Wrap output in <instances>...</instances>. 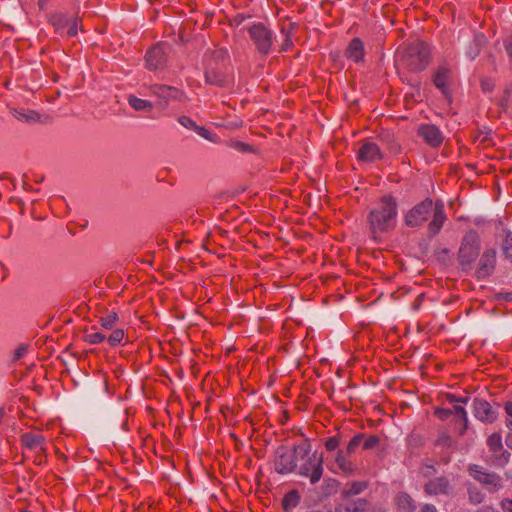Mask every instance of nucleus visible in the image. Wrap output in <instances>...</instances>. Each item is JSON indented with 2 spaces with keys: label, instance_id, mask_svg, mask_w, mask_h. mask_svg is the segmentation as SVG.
Wrapping results in <instances>:
<instances>
[{
  "label": "nucleus",
  "instance_id": "2f4dec72",
  "mask_svg": "<svg viewBox=\"0 0 512 512\" xmlns=\"http://www.w3.org/2000/svg\"><path fill=\"white\" fill-rule=\"evenodd\" d=\"M368 506V502L365 499H357L356 501L348 502L345 510L347 512H362L365 511Z\"/></svg>",
  "mask_w": 512,
  "mask_h": 512
},
{
  "label": "nucleus",
  "instance_id": "13d9d810",
  "mask_svg": "<svg viewBox=\"0 0 512 512\" xmlns=\"http://www.w3.org/2000/svg\"><path fill=\"white\" fill-rule=\"evenodd\" d=\"M476 512H499L492 506H482Z\"/></svg>",
  "mask_w": 512,
  "mask_h": 512
},
{
  "label": "nucleus",
  "instance_id": "09e8293b",
  "mask_svg": "<svg viewBox=\"0 0 512 512\" xmlns=\"http://www.w3.org/2000/svg\"><path fill=\"white\" fill-rule=\"evenodd\" d=\"M436 473V469L434 468L433 465H425L422 469V474L425 476V477H431L432 475H434Z\"/></svg>",
  "mask_w": 512,
  "mask_h": 512
},
{
  "label": "nucleus",
  "instance_id": "c9c22d12",
  "mask_svg": "<svg viewBox=\"0 0 512 512\" xmlns=\"http://www.w3.org/2000/svg\"><path fill=\"white\" fill-rule=\"evenodd\" d=\"M229 146H230V148H232L238 152H241V153H249V152L254 151L253 147H251L249 144H246V143L240 142V141H232L229 144Z\"/></svg>",
  "mask_w": 512,
  "mask_h": 512
},
{
  "label": "nucleus",
  "instance_id": "37998d69",
  "mask_svg": "<svg viewBox=\"0 0 512 512\" xmlns=\"http://www.w3.org/2000/svg\"><path fill=\"white\" fill-rule=\"evenodd\" d=\"M455 429L458 431L460 436L464 435L468 429V418L466 420L455 421Z\"/></svg>",
  "mask_w": 512,
  "mask_h": 512
},
{
  "label": "nucleus",
  "instance_id": "bf43d9fd",
  "mask_svg": "<svg viewBox=\"0 0 512 512\" xmlns=\"http://www.w3.org/2000/svg\"><path fill=\"white\" fill-rule=\"evenodd\" d=\"M506 445L508 448L512 449V429H510V432L506 437Z\"/></svg>",
  "mask_w": 512,
  "mask_h": 512
},
{
  "label": "nucleus",
  "instance_id": "79ce46f5",
  "mask_svg": "<svg viewBox=\"0 0 512 512\" xmlns=\"http://www.w3.org/2000/svg\"><path fill=\"white\" fill-rule=\"evenodd\" d=\"M77 32H78V21L76 18L72 17L71 22L67 26V29L64 34L67 35L68 37H74L77 35Z\"/></svg>",
  "mask_w": 512,
  "mask_h": 512
},
{
  "label": "nucleus",
  "instance_id": "ddd939ff",
  "mask_svg": "<svg viewBox=\"0 0 512 512\" xmlns=\"http://www.w3.org/2000/svg\"><path fill=\"white\" fill-rule=\"evenodd\" d=\"M496 266V250L487 249L483 252L478 262L475 276L477 279H485L492 275Z\"/></svg>",
  "mask_w": 512,
  "mask_h": 512
},
{
  "label": "nucleus",
  "instance_id": "f8f14e48",
  "mask_svg": "<svg viewBox=\"0 0 512 512\" xmlns=\"http://www.w3.org/2000/svg\"><path fill=\"white\" fill-rule=\"evenodd\" d=\"M487 446L497 466H504L509 461V452L504 450L500 433H493L487 439Z\"/></svg>",
  "mask_w": 512,
  "mask_h": 512
},
{
  "label": "nucleus",
  "instance_id": "9b49d317",
  "mask_svg": "<svg viewBox=\"0 0 512 512\" xmlns=\"http://www.w3.org/2000/svg\"><path fill=\"white\" fill-rule=\"evenodd\" d=\"M148 91L151 95L160 99V102H164L167 105L172 100H182L184 93L176 87L164 85V84H152L148 86Z\"/></svg>",
  "mask_w": 512,
  "mask_h": 512
},
{
  "label": "nucleus",
  "instance_id": "6e6552de",
  "mask_svg": "<svg viewBox=\"0 0 512 512\" xmlns=\"http://www.w3.org/2000/svg\"><path fill=\"white\" fill-rule=\"evenodd\" d=\"M298 469V473L302 477H307L311 484H316L320 481L323 475V457L318 455L317 452L309 453Z\"/></svg>",
  "mask_w": 512,
  "mask_h": 512
},
{
  "label": "nucleus",
  "instance_id": "72a5a7b5",
  "mask_svg": "<svg viewBox=\"0 0 512 512\" xmlns=\"http://www.w3.org/2000/svg\"><path fill=\"white\" fill-rule=\"evenodd\" d=\"M380 443V438L377 435H370L368 437L365 436L362 442V448L364 450H372L376 448Z\"/></svg>",
  "mask_w": 512,
  "mask_h": 512
},
{
  "label": "nucleus",
  "instance_id": "f257e3e1",
  "mask_svg": "<svg viewBox=\"0 0 512 512\" xmlns=\"http://www.w3.org/2000/svg\"><path fill=\"white\" fill-rule=\"evenodd\" d=\"M431 214L433 217L428 224V234L434 237L441 231L447 219L442 201L437 200L434 203L430 198L424 199L405 214L404 222L408 227H419L429 219Z\"/></svg>",
  "mask_w": 512,
  "mask_h": 512
},
{
  "label": "nucleus",
  "instance_id": "de8ad7c7",
  "mask_svg": "<svg viewBox=\"0 0 512 512\" xmlns=\"http://www.w3.org/2000/svg\"><path fill=\"white\" fill-rule=\"evenodd\" d=\"M197 132L198 135H200L201 137L205 138V139H208L210 140V131L208 129H206L205 127H200L197 125V128H195V130Z\"/></svg>",
  "mask_w": 512,
  "mask_h": 512
},
{
  "label": "nucleus",
  "instance_id": "2eb2a0df",
  "mask_svg": "<svg viewBox=\"0 0 512 512\" xmlns=\"http://www.w3.org/2000/svg\"><path fill=\"white\" fill-rule=\"evenodd\" d=\"M21 445L34 453H46V439L39 432H27L20 437Z\"/></svg>",
  "mask_w": 512,
  "mask_h": 512
},
{
  "label": "nucleus",
  "instance_id": "7ed1b4c3",
  "mask_svg": "<svg viewBox=\"0 0 512 512\" xmlns=\"http://www.w3.org/2000/svg\"><path fill=\"white\" fill-rule=\"evenodd\" d=\"M311 452V445L304 441L300 444L288 447L280 445L274 453V469L278 474H290L297 468L298 458L304 460Z\"/></svg>",
  "mask_w": 512,
  "mask_h": 512
},
{
  "label": "nucleus",
  "instance_id": "ea45409f",
  "mask_svg": "<svg viewBox=\"0 0 512 512\" xmlns=\"http://www.w3.org/2000/svg\"><path fill=\"white\" fill-rule=\"evenodd\" d=\"M178 122L180 125H182L183 127L189 129V130H195V128H197V124L194 120H192L190 117L188 116H180L178 118Z\"/></svg>",
  "mask_w": 512,
  "mask_h": 512
},
{
  "label": "nucleus",
  "instance_id": "dca6fc26",
  "mask_svg": "<svg viewBox=\"0 0 512 512\" xmlns=\"http://www.w3.org/2000/svg\"><path fill=\"white\" fill-rule=\"evenodd\" d=\"M452 75V70L449 64L443 63L439 65L432 76L433 84L441 93L447 97L449 95L448 83Z\"/></svg>",
  "mask_w": 512,
  "mask_h": 512
},
{
  "label": "nucleus",
  "instance_id": "58836bf2",
  "mask_svg": "<svg viewBox=\"0 0 512 512\" xmlns=\"http://www.w3.org/2000/svg\"><path fill=\"white\" fill-rule=\"evenodd\" d=\"M454 408L451 409L453 411V414L454 417H455V421H458V420H466L467 417V413H466V410L464 409V407H462L461 405L457 404V403H454Z\"/></svg>",
  "mask_w": 512,
  "mask_h": 512
},
{
  "label": "nucleus",
  "instance_id": "8fccbe9b",
  "mask_svg": "<svg viewBox=\"0 0 512 512\" xmlns=\"http://www.w3.org/2000/svg\"><path fill=\"white\" fill-rule=\"evenodd\" d=\"M448 399L450 403H463L466 404L468 401V397H456L455 395H448Z\"/></svg>",
  "mask_w": 512,
  "mask_h": 512
},
{
  "label": "nucleus",
  "instance_id": "052dcab7",
  "mask_svg": "<svg viewBox=\"0 0 512 512\" xmlns=\"http://www.w3.org/2000/svg\"><path fill=\"white\" fill-rule=\"evenodd\" d=\"M504 299H505L506 301H512V293H511V292H509V293H505V295H504Z\"/></svg>",
  "mask_w": 512,
  "mask_h": 512
},
{
  "label": "nucleus",
  "instance_id": "aec40b11",
  "mask_svg": "<svg viewBox=\"0 0 512 512\" xmlns=\"http://www.w3.org/2000/svg\"><path fill=\"white\" fill-rule=\"evenodd\" d=\"M344 55L347 59L355 63L363 61L365 48L362 40L358 37L353 38L345 49Z\"/></svg>",
  "mask_w": 512,
  "mask_h": 512
},
{
  "label": "nucleus",
  "instance_id": "f03ea898",
  "mask_svg": "<svg viewBox=\"0 0 512 512\" xmlns=\"http://www.w3.org/2000/svg\"><path fill=\"white\" fill-rule=\"evenodd\" d=\"M397 215L396 199L391 195L382 196L367 216V222L372 235L376 236L377 234L393 230L396 225Z\"/></svg>",
  "mask_w": 512,
  "mask_h": 512
},
{
  "label": "nucleus",
  "instance_id": "b1692460",
  "mask_svg": "<svg viewBox=\"0 0 512 512\" xmlns=\"http://www.w3.org/2000/svg\"><path fill=\"white\" fill-rule=\"evenodd\" d=\"M71 18L72 17L67 14L58 13L51 16L50 23L55 28V31L62 36L71 22Z\"/></svg>",
  "mask_w": 512,
  "mask_h": 512
},
{
  "label": "nucleus",
  "instance_id": "39448f33",
  "mask_svg": "<svg viewBox=\"0 0 512 512\" xmlns=\"http://www.w3.org/2000/svg\"><path fill=\"white\" fill-rule=\"evenodd\" d=\"M226 57L227 52L224 50H215L212 53L205 68V81L207 84L218 87H228L232 83L231 76L225 73L218 63L219 60L223 61Z\"/></svg>",
  "mask_w": 512,
  "mask_h": 512
},
{
  "label": "nucleus",
  "instance_id": "393cba45",
  "mask_svg": "<svg viewBox=\"0 0 512 512\" xmlns=\"http://www.w3.org/2000/svg\"><path fill=\"white\" fill-rule=\"evenodd\" d=\"M127 101L135 111L150 112L154 107L150 101L138 98L135 95H129Z\"/></svg>",
  "mask_w": 512,
  "mask_h": 512
},
{
  "label": "nucleus",
  "instance_id": "e2e57ef3",
  "mask_svg": "<svg viewBox=\"0 0 512 512\" xmlns=\"http://www.w3.org/2000/svg\"><path fill=\"white\" fill-rule=\"evenodd\" d=\"M44 0H39V4L41 5Z\"/></svg>",
  "mask_w": 512,
  "mask_h": 512
},
{
  "label": "nucleus",
  "instance_id": "cd10ccee",
  "mask_svg": "<svg viewBox=\"0 0 512 512\" xmlns=\"http://www.w3.org/2000/svg\"><path fill=\"white\" fill-rule=\"evenodd\" d=\"M300 501V496L298 491L292 490L288 492L283 498V508L285 511H289L295 508Z\"/></svg>",
  "mask_w": 512,
  "mask_h": 512
},
{
  "label": "nucleus",
  "instance_id": "a878e982",
  "mask_svg": "<svg viewBox=\"0 0 512 512\" xmlns=\"http://www.w3.org/2000/svg\"><path fill=\"white\" fill-rule=\"evenodd\" d=\"M467 494L469 502L474 505L481 504L485 499L484 493L470 483L467 484Z\"/></svg>",
  "mask_w": 512,
  "mask_h": 512
},
{
  "label": "nucleus",
  "instance_id": "a19ab883",
  "mask_svg": "<svg viewBox=\"0 0 512 512\" xmlns=\"http://www.w3.org/2000/svg\"><path fill=\"white\" fill-rule=\"evenodd\" d=\"M452 414L453 411L451 409L446 408H436L434 411V415L442 421L448 420L452 416Z\"/></svg>",
  "mask_w": 512,
  "mask_h": 512
},
{
  "label": "nucleus",
  "instance_id": "412c9836",
  "mask_svg": "<svg viewBox=\"0 0 512 512\" xmlns=\"http://www.w3.org/2000/svg\"><path fill=\"white\" fill-rule=\"evenodd\" d=\"M381 158V151L373 142H365L358 150V159L361 161L374 162Z\"/></svg>",
  "mask_w": 512,
  "mask_h": 512
},
{
  "label": "nucleus",
  "instance_id": "473e14b6",
  "mask_svg": "<svg viewBox=\"0 0 512 512\" xmlns=\"http://www.w3.org/2000/svg\"><path fill=\"white\" fill-rule=\"evenodd\" d=\"M365 438V434L358 433L352 437V439L349 441L345 451L348 454H352L355 452V450L362 445V442Z\"/></svg>",
  "mask_w": 512,
  "mask_h": 512
},
{
  "label": "nucleus",
  "instance_id": "680f3d73",
  "mask_svg": "<svg viewBox=\"0 0 512 512\" xmlns=\"http://www.w3.org/2000/svg\"><path fill=\"white\" fill-rule=\"evenodd\" d=\"M20 512H30V511H29V510H27V509H23V510H21Z\"/></svg>",
  "mask_w": 512,
  "mask_h": 512
},
{
  "label": "nucleus",
  "instance_id": "20e7f679",
  "mask_svg": "<svg viewBox=\"0 0 512 512\" xmlns=\"http://www.w3.org/2000/svg\"><path fill=\"white\" fill-rule=\"evenodd\" d=\"M402 64L411 72L424 71L431 62V50L423 41L408 44L401 53Z\"/></svg>",
  "mask_w": 512,
  "mask_h": 512
},
{
  "label": "nucleus",
  "instance_id": "6e6d98bb",
  "mask_svg": "<svg viewBox=\"0 0 512 512\" xmlns=\"http://www.w3.org/2000/svg\"><path fill=\"white\" fill-rule=\"evenodd\" d=\"M292 45H293L292 40L287 36L282 45V50L287 51L290 47H292Z\"/></svg>",
  "mask_w": 512,
  "mask_h": 512
},
{
  "label": "nucleus",
  "instance_id": "c03bdc74",
  "mask_svg": "<svg viewBox=\"0 0 512 512\" xmlns=\"http://www.w3.org/2000/svg\"><path fill=\"white\" fill-rule=\"evenodd\" d=\"M504 409H505V412L507 413L508 415V418L506 420V426L509 428V429H512V400L511 401H507L504 405Z\"/></svg>",
  "mask_w": 512,
  "mask_h": 512
},
{
  "label": "nucleus",
  "instance_id": "f704fd0d",
  "mask_svg": "<svg viewBox=\"0 0 512 512\" xmlns=\"http://www.w3.org/2000/svg\"><path fill=\"white\" fill-rule=\"evenodd\" d=\"M124 338V331L122 329H116L114 330L111 335L108 337V343L111 345V346H117L118 344L121 343V341L123 340Z\"/></svg>",
  "mask_w": 512,
  "mask_h": 512
},
{
  "label": "nucleus",
  "instance_id": "4d7b16f0",
  "mask_svg": "<svg viewBox=\"0 0 512 512\" xmlns=\"http://www.w3.org/2000/svg\"><path fill=\"white\" fill-rule=\"evenodd\" d=\"M481 87L483 91L488 92L492 90V85L487 80L481 81Z\"/></svg>",
  "mask_w": 512,
  "mask_h": 512
},
{
  "label": "nucleus",
  "instance_id": "864d4df0",
  "mask_svg": "<svg viewBox=\"0 0 512 512\" xmlns=\"http://www.w3.org/2000/svg\"><path fill=\"white\" fill-rule=\"evenodd\" d=\"M505 48L510 58L512 59V35L505 40Z\"/></svg>",
  "mask_w": 512,
  "mask_h": 512
},
{
  "label": "nucleus",
  "instance_id": "4be33fe9",
  "mask_svg": "<svg viewBox=\"0 0 512 512\" xmlns=\"http://www.w3.org/2000/svg\"><path fill=\"white\" fill-rule=\"evenodd\" d=\"M486 44V37L482 33H476L466 50V56L470 60H474L481 53L482 48Z\"/></svg>",
  "mask_w": 512,
  "mask_h": 512
},
{
  "label": "nucleus",
  "instance_id": "c85d7f7f",
  "mask_svg": "<svg viewBox=\"0 0 512 512\" xmlns=\"http://www.w3.org/2000/svg\"><path fill=\"white\" fill-rule=\"evenodd\" d=\"M14 116L19 121L27 123L37 122L39 120L38 113L32 110H15Z\"/></svg>",
  "mask_w": 512,
  "mask_h": 512
},
{
  "label": "nucleus",
  "instance_id": "a211bd4d",
  "mask_svg": "<svg viewBox=\"0 0 512 512\" xmlns=\"http://www.w3.org/2000/svg\"><path fill=\"white\" fill-rule=\"evenodd\" d=\"M418 135L432 148L439 147L444 139L442 132L433 124L420 125Z\"/></svg>",
  "mask_w": 512,
  "mask_h": 512
},
{
  "label": "nucleus",
  "instance_id": "1a4fd4ad",
  "mask_svg": "<svg viewBox=\"0 0 512 512\" xmlns=\"http://www.w3.org/2000/svg\"><path fill=\"white\" fill-rule=\"evenodd\" d=\"M468 471L489 493H495L503 487L502 479L496 473H487L478 465L470 466Z\"/></svg>",
  "mask_w": 512,
  "mask_h": 512
},
{
  "label": "nucleus",
  "instance_id": "4468645a",
  "mask_svg": "<svg viewBox=\"0 0 512 512\" xmlns=\"http://www.w3.org/2000/svg\"><path fill=\"white\" fill-rule=\"evenodd\" d=\"M473 414L475 418L484 423H493L497 419V411L484 399L473 400Z\"/></svg>",
  "mask_w": 512,
  "mask_h": 512
},
{
  "label": "nucleus",
  "instance_id": "e433bc0d",
  "mask_svg": "<svg viewBox=\"0 0 512 512\" xmlns=\"http://www.w3.org/2000/svg\"><path fill=\"white\" fill-rule=\"evenodd\" d=\"M106 339L105 334L101 332H94L85 335V341L90 344H99Z\"/></svg>",
  "mask_w": 512,
  "mask_h": 512
},
{
  "label": "nucleus",
  "instance_id": "f3484780",
  "mask_svg": "<svg viewBox=\"0 0 512 512\" xmlns=\"http://www.w3.org/2000/svg\"><path fill=\"white\" fill-rule=\"evenodd\" d=\"M348 453L345 450L339 449L336 452L334 463L330 467L333 473H343L344 475H352L356 471L355 464L350 460Z\"/></svg>",
  "mask_w": 512,
  "mask_h": 512
},
{
  "label": "nucleus",
  "instance_id": "6ab92c4d",
  "mask_svg": "<svg viewBox=\"0 0 512 512\" xmlns=\"http://www.w3.org/2000/svg\"><path fill=\"white\" fill-rule=\"evenodd\" d=\"M166 54L163 46L160 44L155 45L146 53V66L150 70H158L165 67Z\"/></svg>",
  "mask_w": 512,
  "mask_h": 512
},
{
  "label": "nucleus",
  "instance_id": "423d86ee",
  "mask_svg": "<svg viewBox=\"0 0 512 512\" xmlns=\"http://www.w3.org/2000/svg\"><path fill=\"white\" fill-rule=\"evenodd\" d=\"M480 238L477 231L468 230L461 242L458 252V261L463 270L470 269L479 255Z\"/></svg>",
  "mask_w": 512,
  "mask_h": 512
},
{
  "label": "nucleus",
  "instance_id": "5701e85b",
  "mask_svg": "<svg viewBox=\"0 0 512 512\" xmlns=\"http://www.w3.org/2000/svg\"><path fill=\"white\" fill-rule=\"evenodd\" d=\"M395 504L400 512H414L416 509L415 501L406 492H400L396 495Z\"/></svg>",
  "mask_w": 512,
  "mask_h": 512
},
{
  "label": "nucleus",
  "instance_id": "603ef678",
  "mask_svg": "<svg viewBox=\"0 0 512 512\" xmlns=\"http://www.w3.org/2000/svg\"><path fill=\"white\" fill-rule=\"evenodd\" d=\"M34 454H35L34 464L42 465V464L45 463V461H46V453H34Z\"/></svg>",
  "mask_w": 512,
  "mask_h": 512
},
{
  "label": "nucleus",
  "instance_id": "5fc2aeb1",
  "mask_svg": "<svg viewBox=\"0 0 512 512\" xmlns=\"http://www.w3.org/2000/svg\"><path fill=\"white\" fill-rule=\"evenodd\" d=\"M420 512H437V509L433 504L427 503L421 507Z\"/></svg>",
  "mask_w": 512,
  "mask_h": 512
},
{
  "label": "nucleus",
  "instance_id": "0eeeda50",
  "mask_svg": "<svg viewBox=\"0 0 512 512\" xmlns=\"http://www.w3.org/2000/svg\"><path fill=\"white\" fill-rule=\"evenodd\" d=\"M248 34L260 54L267 55L271 52L274 40L273 32L263 23L250 26L248 28Z\"/></svg>",
  "mask_w": 512,
  "mask_h": 512
},
{
  "label": "nucleus",
  "instance_id": "49530a36",
  "mask_svg": "<svg viewBox=\"0 0 512 512\" xmlns=\"http://www.w3.org/2000/svg\"><path fill=\"white\" fill-rule=\"evenodd\" d=\"M27 353V347L25 345L19 346L14 352V360H19Z\"/></svg>",
  "mask_w": 512,
  "mask_h": 512
},
{
  "label": "nucleus",
  "instance_id": "7c9ffc66",
  "mask_svg": "<svg viewBox=\"0 0 512 512\" xmlns=\"http://www.w3.org/2000/svg\"><path fill=\"white\" fill-rule=\"evenodd\" d=\"M118 320L119 317L116 312H109L100 318V323L103 328L112 329Z\"/></svg>",
  "mask_w": 512,
  "mask_h": 512
},
{
  "label": "nucleus",
  "instance_id": "bb28decb",
  "mask_svg": "<svg viewBox=\"0 0 512 512\" xmlns=\"http://www.w3.org/2000/svg\"><path fill=\"white\" fill-rule=\"evenodd\" d=\"M367 488V483L364 481H355L347 484L343 490L345 496H355L362 493Z\"/></svg>",
  "mask_w": 512,
  "mask_h": 512
},
{
  "label": "nucleus",
  "instance_id": "a18cd8bd",
  "mask_svg": "<svg viewBox=\"0 0 512 512\" xmlns=\"http://www.w3.org/2000/svg\"><path fill=\"white\" fill-rule=\"evenodd\" d=\"M500 507L504 512H512V499L505 498L500 502Z\"/></svg>",
  "mask_w": 512,
  "mask_h": 512
},
{
  "label": "nucleus",
  "instance_id": "9d476101",
  "mask_svg": "<svg viewBox=\"0 0 512 512\" xmlns=\"http://www.w3.org/2000/svg\"><path fill=\"white\" fill-rule=\"evenodd\" d=\"M423 490L428 496H452L453 495V485L451 480L446 476L434 477L427 481Z\"/></svg>",
  "mask_w": 512,
  "mask_h": 512
},
{
  "label": "nucleus",
  "instance_id": "4c0bfd02",
  "mask_svg": "<svg viewBox=\"0 0 512 512\" xmlns=\"http://www.w3.org/2000/svg\"><path fill=\"white\" fill-rule=\"evenodd\" d=\"M325 448L327 451H334L336 450L339 445H340V437L337 435V436H332V437H329L325 440Z\"/></svg>",
  "mask_w": 512,
  "mask_h": 512
},
{
  "label": "nucleus",
  "instance_id": "3c124183",
  "mask_svg": "<svg viewBox=\"0 0 512 512\" xmlns=\"http://www.w3.org/2000/svg\"><path fill=\"white\" fill-rule=\"evenodd\" d=\"M437 444L439 445H447V446H450L451 445V438L449 435L447 434H442L438 439H437Z\"/></svg>",
  "mask_w": 512,
  "mask_h": 512
},
{
  "label": "nucleus",
  "instance_id": "c756f323",
  "mask_svg": "<svg viewBox=\"0 0 512 512\" xmlns=\"http://www.w3.org/2000/svg\"><path fill=\"white\" fill-rule=\"evenodd\" d=\"M502 236V250L506 257H512V232L510 230L504 229L502 231Z\"/></svg>",
  "mask_w": 512,
  "mask_h": 512
}]
</instances>
